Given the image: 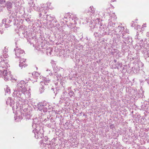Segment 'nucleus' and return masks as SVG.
I'll use <instances>...</instances> for the list:
<instances>
[{
	"instance_id": "423d86ee",
	"label": "nucleus",
	"mask_w": 149,
	"mask_h": 149,
	"mask_svg": "<svg viewBox=\"0 0 149 149\" xmlns=\"http://www.w3.org/2000/svg\"><path fill=\"white\" fill-rule=\"evenodd\" d=\"M26 83L24 81H21L17 84V86L18 89L23 88L25 86Z\"/></svg>"
},
{
	"instance_id": "1a4fd4ad",
	"label": "nucleus",
	"mask_w": 149,
	"mask_h": 149,
	"mask_svg": "<svg viewBox=\"0 0 149 149\" xmlns=\"http://www.w3.org/2000/svg\"><path fill=\"white\" fill-rule=\"evenodd\" d=\"M12 6V4L11 2H8L7 5V8L10 9L11 8V7Z\"/></svg>"
},
{
	"instance_id": "aec40b11",
	"label": "nucleus",
	"mask_w": 149,
	"mask_h": 149,
	"mask_svg": "<svg viewBox=\"0 0 149 149\" xmlns=\"http://www.w3.org/2000/svg\"><path fill=\"white\" fill-rule=\"evenodd\" d=\"M39 15H40V16H42V13H40L39 14Z\"/></svg>"
},
{
	"instance_id": "4468645a",
	"label": "nucleus",
	"mask_w": 149,
	"mask_h": 149,
	"mask_svg": "<svg viewBox=\"0 0 149 149\" xmlns=\"http://www.w3.org/2000/svg\"><path fill=\"white\" fill-rule=\"evenodd\" d=\"M5 91L6 92L8 93L9 92H10V90L8 88H6V89L5 90Z\"/></svg>"
},
{
	"instance_id": "39448f33",
	"label": "nucleus",
	"mask_w": 149,
	"mask_h": 149,
	"mask_svg": "<svg viewBox=\"0 0 149 149\" xmlns=\"http://www.w3.org/2000/svg\"><path fill=\"white\" fill-rule=\"evenodd\" d=\"M21 59L20 60V61L19 62V66L20 67H22L24 66L25 67V61H26V59L25 58H20Z\"/></svg>"
},
{
	"instance_id": "20e7f679",
	"label": "nucleus",
	"mask_w": 149,
	"mask_h": 149,
	"mask_svg": "<svg viewBox=\"0 0 149 149\" xmlns=\"http://www.w3.org/2000/svg\"><path fill=\"white\" fill-rule=\"evenodd\" d=\"M38 109L40 111L42 109L43 111L47 112L48 110L47 108L45 107L42 104H39L38 105Z\"/></svg>"
},
{
	"instance_id": "7ed1b4c3",
	"label": "nucleus",
	"mask_w": 149,
	"mask_h": 149,
	"mask_svg": "<svg viewBox=\"0 0 149 149\" xmlns=\"http://www.w3.org/2000/svg\"><path fill=\"white\" fill-rule=\"evenodd\" d=\"M1 74V75L3 74V77H4V78L5 80L7 81L8 80L10 77V73L7 72V70H5L3 71L2 74H1V72L0 71V75Z\"/></svg>"
},
{
	"instance_id": "6ab92c4d",
	"label": "nucleus",
	"mask_w": 149,
	"mask_h": 149,
	"mask_svg": "<svg viewBox=\"0 0 149 149\" xmlns=\"http://www.w3.org/2000/svg\"><path fill=\"white\" fill-rule=\"evenodd\" d=\"M143 26L144 27H146V24H144L143 25Z\"/></svg>"
},
{
	"instance_id": "f257e3e1",
	"label": "nucleus",
	"mask_w": 149,
	"mask_h": 149,
	"mask_svg": "<svg viewBox=\"0 0 149 149\" xmlns=\"http://www.w3.org/2000/svg\"><path fill=\"white\" fill-rule=\"evenodd\" d=\"M8 61L6 59H2V58L0 57V71L1 72V74L3 70H4V68L6 69L9 66V65L8 64Z\"/></svg>"
},
{
	"instance_id": "a211bd4d",
	"label": "nucleus",
	"mask_w": 149,
	"mask_h": 149,
	"mask_svg": "<svg viewBox=\"0 0 149 149\" xmlns=\"http://www.w3.org/2000/svg\"><path fill=\"white\" fill-rule=\"evenodd\" d=\"M47 5H48V4H51V3H50L49 2H47Z\"/></svg>"
},
{
	"instance_id": "2eb2a0df",
	"label": "nucleus",
	"mask_w": 149,
	"mask_h": 149,
	"mask_svg": "<svg viewBox=\"0 0 149 149\" xmlns=\"http://www.w3.org/2000/svg\"><path fill=\"white\" fill-rule=\"evenodd\" d=\"M5 27L6 28H8L10 26V25L7 24H5Z\"/></svg>"
},
{
	"instance_id": "9d476101",
	"label": "nucleus",
	"mask_w": 149,
	"mask_h": 149,
	"mask_svg": "<svg viewBox=\"0 0 149 149\" xmlns=\"http://www.w3.org/2000/svg\"><path fill=\"white\" fill-rule=\"evenodd\" d=\"M40 93H42L43 92L44 90V87L43 86H41L40 88Z\"/></svg>"
},
{
	"instance_id": "f3484780",
	"label": "nucleus",
	"mask_w": 149,
	"mask_h": 149,
	"mask_svg": "<svg viewBox=\"0 0 149 149\" xmlns=\"http://www.w3.org/2000/svg\"><path fill=\"white\" fill-rule=\"evenodd\" d=\"M110 128L111 129L113 127V124L111 125L110 126Z\"/></svg>"
},
{
	"instance_id": "412c9836",
	"label": "nucleus",
	"mask_w": 149,
	"mask_h": 149,
	"mask_svg": "<svg viewBox=\"0 0 149 149\" xmlns=\"http://www.w3.org/2000/svg\"><path fill=\"white\" fill-rule=\"evenodd\" d=\"M90 8H91V9H92L93 8V7H92L91 6L90 7Z\"/></svg>"
},
{
	"instance_id": "6e6552de",
	"label": "nucleus",
	"mask_w": 149,
	"mask_h": 149,
	"mask_svg": "<svg viewBox=\"0 0 149 149\" xmlns=\"http://www.w3.org/2000/svg\"><path fill=\"white\" fill-rule=\"evenodd\" d=\"M37 136H36V134H35V137L37 139L42 138L43 137V133H41L40 132H37Z\"/></svg>"
},
{
	"instance_id": "9b49d317",
	"label": "nucleus",
	"mask_w": 149,
	"mask_h": 149,
	"mask_svg": "<svg viewBox=\"0 0 149 149\" xmlns=\"http://www.w3.org/2000/svg\"><path fill=\"white\" fill-rule=\"evenodd\" d=\"M49 49H50L49 51H47L46 52L47 54L48 55H51L52 51V50L51 49L49 48Z\"/></svg>"
},
{
	"instance_id": "dca6fc26",
	"label": "nucleus",
	"mask_w": 149,
	"mask_h": 149,
	"mask_svg": "<svg viewBox=\"0 0 149 149\" xmlns=\"http://www.w3.org/2000/svg\"><path fill=\"white\" fill-rule=\"evenodd\" d=\"M6 19L5 18L3 19L2 20V23L3 24L5 23L6 22Z\"/></svg>"
},
{
	"instance_id": "ddd939ff",
	"label": "nucleus",
	"mask_w": 149,
	"mask_h": 149,
	"mask_svg": "<svg viewBox=\"0 0 149 149\" xmlns=\"http://www.w3.org/2000/svg\"><path fill=\"white\" fill-rule=\"evenodd\" d=\"M5 2V0H0V3L1 4H4Z\"/></svg>"
},
{
	"instance_id": "f8f14e48",
	"label": "nucleus",
	"mask_w": 149,
	"mask_h": 149,
	"mask_svg": "<svg viewBox=\"0 0 149 149\" xmlns=\"http://www.w3.org/2000/svg\"><path fill=\"white\" fill-rule=\"evenodd\" d=\"M44 81H45V83L48 82L49 83V81H50V79H47L46 78H44Z\"/></svg>"
},
{
	"instance_id": "f03ea898",
	"label": "nucleus",
	"mask_w": 149,
	"mask_h": 149,
	"mask_svg": "<svg viewBox=\"0 0 149 149\" xmlns=\"http://www.w3.org/2000/svg\"><path fill=\"white\" fill-rule=\"evenodd\" d=\"M15 54L16 56L19 58H21L25 54V52L23 50L18 48L17 47L15 49Z\"/></svg>"
},
{
	"instance_id": "0eeeda50",
	"label": "nucleus",
	"mask_w": 149,
	"mask_h": 149,
	"mask_svg": "<svg viewBox=\"0 0 149 149\" xmlns=\"http://www.w3.org/2000/svg\"><path fill=\"white\" fill-rule=\"evenodd\" d=\"M19 91H21L22 93L24 94V95H26V94H27L28 93H29V91L27 89L25 86L23 88H19Z\"/></svg>"
}]
</instances>
